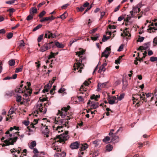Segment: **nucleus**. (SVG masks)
I'll return each instance as SVG.
<instances>
[{
  "label": "nucleus",
  "mask_w": 157,
  "mask_h": 157,
  "mask_svg": "<svg viewBox=\"0 0 157 157\" xmlns=\"http://www.w3.org/2000/svg\"><path fill=\"white\" fill-rule=\"evenodd\" d=\"M68 131H64V133H63L60 135L56 136V137L54 139V140L56 142H59L60 143H65V141L67 140L69 138L68 134Z\"/></svg>",
  "instance_id": "f257e3e1"
},
{
  "label": "nucleus",
  "mask_w": 157,
  "mask_h": 157,
  "mask_svg": "<svg viewBox=\"0 0 157 157\" xmlns=\"http://www.w3.org/2000/svg\"><path fill=\"white\" fill-rule=\"evenodd\" d=\"M71 119V117L69 116H67L66 117H65L63 119L60 120H59V123H58V124L59 125H61V126H58L57 127L56 130H61V131L62 132L63 130H61L64 126L65 127H67V128H68L69 127L68 126V120H70Z\"/></svg>",
  "instance_id": "f03ea898"
},
{
  "label": "nucleus",
  "mask_w": 157,
  "mask_h": 157,
  "mask_svg": "<svg viewBox=\"0 0 157 157\" xmlns=\"http://www.w3.org/2000/svg\"><path fill=\"white\" fill-rule=\"evenodd\" d=\"M55 48V43L52 41H48L45 43L42 46L40 49V51L43 52L50 49L51 48Z\"/></svg>",
  "instance_id": "7ed1b4c3"
},
{
  "label": "nucleus",
  "mask_w": 157,
  "mask_h": 157,
  "mask_svg": "<svg viewBox=\"0 0 157 157\" xmlns=\"http://www.w3.org/2000/svg\"><path fill=\"white\" fill-rule=\"evenodd\" d=\"M34 108L36 110L34 112V113H36L37 114L38 113L39 110L41 112H43L44 113H45L47 111V108H45V109L43 110L42 104L40 103V102L38 101L36 104Z\"/></svg>",
  "instance_id": "20e7f679"
},
{
  "label": "nucleus",
  "mask_w": 157,
  "mask_h": 157,
  "mask_svg": "<svg viewBox=\"0 0 157 157\" xmlns=\"http://www.w3.org/2000/svg\"><path fill=\"white\" fill-rule=\"evenodd\" d=\"M71 108L69 105H67V107H63L62 108L61 110H59L58 114H60V116L62 118L66 117L67 115V111Z\"/></svg>",
  "instance_id": "39448f33"
},
{
  "label": "nucleus",
  "mask_w": 157,
  "mask_h": 157,
  "mask_svg": "<svg viewBox=\"0 0 157 157\" xmlns=\"http://www.w3.org/2000/svg\"><path fill=\"white\" fill-rule=\"evenodd\" d=\"M18 139L17 137H15L14 138H10L9 140H6L3 141V142L5 144H3L2 145V147H4L7 145H13L14 143H15L17 140Z\"/></svg>",
  "instance_id": "423d86ee"
},
{
  "label": "nucleus",
  "mask_w": 157,
  "mask_h": 157,
  "mask_svg": "<svg viewBox=\"0 0 157 157\" xmlns=\"http://www.w3.org/2000/svg\"><path fill=\"white\" fill-rule=\"evenodd\" d=\"M59 36V35L56 33L53 34L51 32L47 31L45 32L44 37L48 38H53L56 37V36Z\"/></svg>",
  "instance_id": "0eeeda50"
},
{
  "label": "nucleus",
  "mask_w": 157,
  "mask_h": 157,
  "mask_svg": "<svg viewBox=\"0 0 157 157\" xmlns=\"http://www.w3.org/2000/svg\"><path fill=\"white\" fill-rule=\"evenodd\" d=\"M23 86V85H21L19 86H17L15 90V92H12V93H10V94H7V95H9L10 96H12L13 95H15V93H23V90L21 89V88H22Z\"/></svg>",
  "instance_id": "6e6552de"
},
{
  "label": "nucleus",
  "mask_w": 157,
  "mask_h": 157,
  "mask_svg": "<svg viewBox=\"0 0 157 157\" xmlns=\"http://www.w3.org/2000/svg\"><path fill=\"white\" fill-rule=\"evenodd\" d=\"M25 89L23 90V93H22L23 94L24 96H25V97L30 96L32 93V89H28L27 87L25 86H24Z\"/></svg>",
  "instance_id": "1a4fd4ad"
},
{
  "label": "nucleus",
  "mask_w": 157,
  "mask_h": 157,
  "mask_svg": "<svg viewBox=\"0 0 157 157\" xmlns=\"http://www.w3.org/2000/svg\"><path fill=\"white\" fill-rule=\"evenodd\" d=\"M87 104L89 105L91 107V109H95L98 107L99 103L98 102L93 101H89Z\"/></svg>",
  "instance_id": "9d476101"
},
{
  "label": "nucleus",
  "mask_w": 157,
  "mask_h": 157,
  "mask_svg": "<svg viewBox=\"0 0 157 157\" xmlns=\"http://www.w3.org/2000/svg\"><path fill=\"white\" fill-rule=\"evenodd\" d=\"M111 51V48L109 47H107L104 51L101 54V57H105L107 58L110 54L109 52Z\"/></svg>",
  "instance_id": "9b49d317"
},
{
  "label": "nucleus",
  "mask_w": 157,
  "mask_h": 157,
  "mask_svg": "<svg viewBox=\"0 0 157 157\" xmlns=\"http://www.w3.org/2000/svg\"><path fill=\"white\" fill-rule=\"evenodd\" d=\"M79 61L80 62H79L75 63L73 66L74 71H76V69H78L82 65L84 66V64L82 63V59H80Z\"/></svg>",
  "instance_id": "f8f14e48"
},
{
  "label": "nucleus",
  "mask_w": 157,
  "mask_h": 157,
  "mask_svg": "<svg viewBox=\"0 0 157 157\" xmlns=\"http://www.w3.org/2000/svg\"><path fill=\"white\" fill-rule=\"evenodd\" d=\"M80 146L79 143L77 141H76L72 143L70 145V147L72 149H77Z\"/></svg>",
  "instance_id": "ddd939ff"
},
{
  "label": "nucleus",
  "mask_w": 157,
  "mask_h": 157,
  "mask_svg": "<svg viewBox=\"0 0 157 157\" xmlns=\"http://www.w3.org/2000/svg\"><path fill=\"white\" fill-rule=\"evenodd\" d=\"M55 18V17L53 16L51 17H43L40 20L41 22H43L44 21H52Z\"/></svg>",
  "instance_id": "4468645a"
},
{
  "label": "nucleus",
  "mask_w": 157,
  "mask_h": 157,
  "mask_svg": "<svg viewBox=\"0 0 157 157\" xmlns=\"http://www.w3.org/2000/svg\"><path fill=\"white\" fill-rule=\"evenodd\" d=\"M122 128L121 127H120L117 130L116 133L114 134H113L111 135V136L112 137V140L113 141L115 140H116L117 138H118V136H117L116 134L117 133L120 131H122Z\"/></svg>",
  "instance_id": "2eb2a0df"
},
{
  "label": "nucleus",
  "mask_w": 157,
  "mask_h": 157,
  "mask_svg": "<svg viewBox=\"0 0 157 157\" xmlns=\"http://www.w3.org/2000/svg\"><path fill=\"white\" fill-rule=\"evenodd\" d=\"M80 147L81 151L86 150L88 147V145L86 143L84 144H80V146L79 147Z\"/></svg>",
  "instance_id": "dca6fc26"
},
{
  "label": "nucleus",
  "mask_w": 157,
  "mask_h": 157,
  "mask_svg": "<svg viewBox=\"0 0 157 157\" xmlns=\"http://www.w3.org/2000/svg\"><path fill=\"white\" fill-rule=\"evenodd\" d=\"M37 12V10L35 7L31 8L30 10V13L33 15L34 14L36 13Z\"/></svg>",
  "instance_id": "f3484780"
},
{
  "label": "nucleus",
  "mask_w": 157,
  "mask_h": 157,
  "mask_svg": "<svg viewBox=\"0 0 157 157\" xmlns=\"http://www.w3.org/2000/svg\"><path fill=\"white\" fill-rule=\"evenodd\" d=\"M55 46L58 48H63L64 47L63 44L62 43H60L58 41L56 42L55 43Z\"/></svg>",
  "instance_id": "a211bd4d"
},
{
  "label": "nucleus",
  "mask_w": 157,
  "mask_h": 157,
  "mask_svg": "<svg viewBox=\"0 0 157 157\" xmlns=\"http://www.w3.org/2000/svg\"><path fill=\"white\" fill-rule=\"evenodd\" d=\"M133 10L134 11V13H139L140 10V8H138L136 6L133 7Z\"/></svg>",
  "instance_id": "6ab92c4d"
},
{
  "label": "nucleus",
  "mask_w": 157,
  "mask_h": 157,
  "mask_svg": "<svg viewBox=\"0 0 157 157\" xmlns=\"http://www.w3.org/2000/svg\"><path fill=\"white\" fill-rule=\"evenodd\" d=\"M107 83L104 82L102 83H98V89H100L103 88L106 86Z\"/></svg>",
  "instance_id": "aec40b11"
},
{
  "label": "nucleus",
  "mask_w": 157,
  "mask_h": 157,
  "mask_svg": "<svg viewBox=\"0 0 157 157\" xmlns=\"http://www.w3.org/2000/svg\"><path fill=\"white\" fill-rule=\"evenodd\" d=\"M85 51L83 50H82L81 51H79L77 52H76V55H78V56L81 58L82 57V56H81V55H83L84 54Z\"/></svg>",
  "instance_id": "412c9836"
},
{
  "label": "nucleus",
  "mask_w": 157,
  "mask_h": 157,
  "mask_svg": "<svg viewBox=\"0 0 157 157\" xmlns=\"http://www.w3.org/2000/svg\"><path fill=\"white\" fill-rule=\"evenodd\" d=\"M143 94L142 95L140 94H133V96H135V98L136 99V100H137L139 98V97L140 98V99H141L143 98V96H145V94H144L143 92H142Z\"/></svg>",
  "instance_id": "4be33fe9"
},
{
  "label": "nucleus",
  "mask_w": 157,
  "mask_h": 157,
  "mask_svg": "<svg viewBox=\"0 0 157 157\" xmlns=\"http://www.w3.org/2000/svg\"><path fill=\"white\" fill-rule=\"evenodd\" d=\"M36 145V141H33L31 143L30 145L29 146V147L32 149L33 147H35Z\"/></svg>",
  "instance_id": "5701e85b"
},
{
  "label": "nucleus",
  "mask_w": 157,
  "mask_h": 157,
  "mask_svg": "<svg viewBox=\"0 0 157 157\" xmlns=\"http://www.w3.org/2000/svg\"><path fill=\"white\" fill-rule=\"evenodd\" d=\"M113 146L110 144H108L106 146V151H110L112 150Z\"/></svg>",
  "instance_id": "b1692460"
},
{
  "label": "nucleus",
  "mask_w": 157,
  "mask_h": 157,
  "mask_svg": "<svg viewBox=\"0 0 157 157\" xmlns=\"http://www.w3.org/2000/svg\"><path fill=\"white\" fill-rule=\"evenodd\" d=\"M79 91H80L79 93L80 94H83L86 91L83 85L81 86Z\"/></svg>",
  "instance_id": "393cba45"
},
{
  "label": "nucleus",
  "mask_w": 157,
  "mask_h": 157,
  "mask_svg": "<svg viewBox=\"0 0 157 157\" xmlns=\"http://www.w3.org/2000/svg\"><path fill=\"white\" fill-rule=\"evenodd\" d=\"M124 56V55L121 56H119V57L117 59H116L115 60V63L116 64H117V65L120 64V61L121 60V59L122 58V57Z\"/></svg>",
  "instance_id": "a878e982"
},
{
  "label": "nucleus",
  "mask_w": 157,
  "mask_h": 157,
  "mask_svg": "<svg viewBox=\"0 0 157 157\" xmlns=\"http://www.w3.org/2000/svg\"><path fill=\"white\" fill-rule=\"evenodd\" d=\"M15 60L13 59H11L9 60L8 62V63L10 66H14L15 64Z\"/></svg>",
  "instance_id": "bb28decb"
},
{
  "label": "nucleus",
  "mask_w": 157,
  "mask_h": 157,
  "mask_svg": "<svg viewBox=\"0 0 157 157\" xmlns=\"http://www.w3.org/2000/svg\"><path fill=\"white\" fill-rule=\"evenodd\" d=\"M150 44L149 43H147L144 44L143 46V50H147Z\"/></svg>",
  "instance_id": "cd10ccee"
},
{
  "label": "nucleus",
  "mask_w": 157,
  "mask_h": 157,
  "mask_svg": "<svg viewBox=\"0 0 157 157\" xmlns=\"http://www.w3.org/2000/svg\"><path fill=\"white\" fill-rule=\"evenodd\" d=\"M67 16V13L66 12H64L63 14L60 16L59 17H57L58 18H60L62 19H64Z\"/></svg>",
  "instance_id": "c85d7f7f"
},
{
  "label": "nucleus",
  "mask_w": 157,
  "mask_h": 157,
  "mask_svg": "<svg viewBox=\"0 0 157 157\" xmlns=\"http://www.w3.org/2000/svg\"><path fill=\"white\" fill-rule=\"evenodd\" d=\"M85 9L84 7H83L82 5L80 7H77L76 8V10L78 12H82Z\"/></svg>",
  "instance_id": "c756f323"
},
{
  "label": "nucleus",
  "mask_w": 157,
  "mask_h": 157,
  "mask_svg": "<svg viewBox=\"0 0 157 157\" xmlns=\"http://www.w3.org/2000/svg\"><path fill=\"white\" fill-rule=\"evenodd\" d=\"M122 82L123 83V87L124 88V89L126 88L128 85V82L127 81H124L123 79L122 80Z\"/></svg>",
  "instance_id": "7c9ffc66"
},
{
  "label": "nucleus",
  "mask_w": 157,
  "mask_h": 157,
  "mask_svg": "<svg viewBox=\"0 0 157 157\" xmlns=\"http://www.w3.org/2000/svg\"><path fill=\"white\" fill-rule=\"evenodd\" d=\"M92 78H89L88 80V82L87 81H85L83 83V84L86 86H88L90 83H91V82L90 81V80Z\"/></svg>",
  "instance_id": "2f4dec72"
},
{
  "label": "nucleus",
  "mask_w": 157,
  "mask_h": 157,
  "mask_svg": "<svg viewBox=\"0 0 157 157\" xmlns=\"http://www.w3.org/2000/svg\"><path fill=\"white\" fill-rule=\"evenodd\" d=\"M33 122L34 123H32L30 124V126H31V127L34 128V125L38 123V121L36 119H34V120Z\"/></svg>",
  "instance_id": "473e14b6"
},
{
  "label": "nucleus",
  "mask_w": 157,
  "mask_h": 157,
  "mask_svg": "<svg viewBox=\"0 0 157 157\" xmlns=\"http://www.w3.org/2000/svg\"><path fill=\"white\" fill-rule=\"evenodd\" d=\"M42 26V25L41 24H40L37 26L36 27H35L33 29V31L34 32L40 28Z\"/></svg>",
  "instance_id": "72a5a7b5"
},
{
  "label": "nucleus",
  "mask_w": 157,
  "mask_h": 157,
  "mask_svg": "<svg viewBox=\"0 0 157 157\" xmlns=\"http://www.w3.org/2000/svg\"><path fill=\"white\" fill-rule=\"evenodd\" d=\"M16 101L17 102H20L21 100V96L17 95L16 97Z\"/></svg>",
  "instance_id": "f704fd0d"
},
{
  "label": "nucleus",
  "mask_w": 157,
  "mask_h": 157,
  "mask_svg": "<svg viewBox=\"0 0 157 157\" xmlns=\"http://www.w3.org/2000/svg\"><path fill=\"white\" fill-rule=\"evenodd\" d=\"M23 66H21L19 68H17L16 69L15 72L16 73H18L19 72L21 71L22 70Z\"/></svg>",
  "instance_id": "c9c22d12"
},
{
  "label": "nucleus",
  "mask_w": 157,
  "mask_h": 157,
  "mask_svg": "<svg viewBox=\"0 0 157 157\" xmlns=\"http://www.w3.org/2000/svg\"><path fill=\"white\" fill-rule=\"evenodd\" d=\"M55 56V53H54L52 52H50V55L49 56L48 59H50L51 58H54Z\"/></svg>",
  "instance_id": "e433bc0d"
},
{
  "label": "nucleus",
  "mask_w": 157,
  "mask_h": 157,
  "mask_svg": "<svg viewBox=\"0 0 157 157\" xmlns=\"http://www.w3.org/2000/svg\"><path fill=\"white\" fill-rule=\"evenodd\" d=\"M33 15L32 14H30L29 15H28L26 18V20L29 21L31 20L33 18Z\"/></svg>",
  "instance_id": "4c0bfd02"
},
{
  "label": "nucleus",
  "mask_w": 157,
  "mask_h": 157,
  "mask_svg": "<svg viewBox=\"0 0 157 157\" xmlns=\"http://www.w3.org/2000/svg\"><path fill=\"white\" fill-rule=\"evenodd\" d=\"M124 94L122 93L120 94L119 97H117V99L119 100H121L124 98Z\"/></svg>",
  "instance_id": "58836bf2"
},
{
  "label": "nucleus",
  "mask_w": 157,
  "mask_h": 157,
  "mask_svg": "<svg viewBox=\"0 0 157 157\" xmlns=\"http://www.w3.org/2000/svg\"><path fill=\"white\" fill-rule=\"evenodd\" d=\"M110 139V138L109 137L106 136L103 140L102 141L104 142L107 143L109 141Z\"/></svg>",
  "instance_id": "ea45409f"
},
{
  "label": "nucleus",
  "mask_w": 157,
  "mask_h": 157,
  "mask_svg": "<svg viewBox=\"0 0 157 157\" xmlns=\"http://www.w3.org/2000/svg\"><path fill=\"white\" fill-rule=\"evenodd\" d=\"M150 25H149L148 26V27H149V29H147V30H152L151 31L152 32H154V31L153 30V29H154V30H157V29L155 28V27H150Z\"/></svg>",
  "instance_id": "a19ab883"
},
{
  "label": "nucleus",
  "mask_w": 157,
  "mask_h": 157,
  "mask_svg": "<svg viewBox=\"0 0 157 157\" xmlns=\"http://www.w3.org/2000/svg\"><path fill=\"white\" fill-rule=\"evenodd\" d=\"M43 36L44 35L43 34H42L38 37L37 39V41L38 43L40 42L41 41L43 38Z\"/></svg>",
  "instance_id": "79ce46f5"
},
{
  "label": "nucleus",
  "mask_w": 157,
  "mask_h": 157,
  "mask_svg": "<svg viewBox=\"0 0 157 157\" xmlns=\"http://www.w3.org/2000/svg\"><path fill=\"white\" fill-rule=\"evenodd\" d=\"M99 34H97L96 35V36L94 37H91V39L93 41H95L98 40V38L99 37Z\"/></svg>",
  "instance_id": "37998d69"
},
{
  "label": "nucleus",
  "mask_w": 157,
  "mask_h": 157,
  "mask_svg": "<svg viewBox=\"0 0 157 157\" xmlns=\"http://www.w3.org/2000/svg\"><path fill=\"white\" fill-rule=\"evenodd\" d=\"M46 13V12L45 11H43L41 12L40 14L39 15V17L40 18H41L44 16L45 15Z\"/></svg>",
  "instance_id": "c03bdc74"
},
{
  "label": "nucleus",
  "mask_w": 157,
  "mask_h": 157,
  "mask_svg": "<svg viewBox=\"0 0 157 157\" xmlns=\"http://www.w3.org/2000/svg\"><path fill=\"white\" fill-rule=\"evenodd\" d=\"M144 40V37L141 36H139V38H138V40H137V41L141 42H142Z\"/></svg>",
  "instance_id": "a18cd8bd"
},
{
  "label": "nucleus",
  "mask_w": 157,
  "mask_h": 157,
  "mask_svg": "<svg viewBox=\"0 0 157 157\" xmlns=\"http://www.w3.org/2000/svg\"><path fill=\"white\" fill-rule=\"evenodd\" d=\"M25 46V43L23 40H21V42L20 43L18 48L20 49L21 48L24 47Z\"/></svg>",
  "instance_id": "49530a36"
},
{
  "label": "nucleus",
  "mask_w": 157,
  "mask_h": 157,
  "mask_svg": "<svg viewBox=\"0 0 157 157\" xmlns=\"http://www.w3.org/2000/svg\"><path fill=\"white\" fill-rule=\"evenodd\" d=\"M15 0H12L9 1H6V3L8 4H12L15 2Z\"/></svg>",
  "instance_id": "de8ad7c7"
},
{
  "label": "nucleus",
  "mask_w": 157,
  "mask_h": 157,
  "mask_svg": "<svg viewBox=\"0 0 157 157\" xmlns=\"http://www.w3.org/2000/svg\"><path fill=\"white\" fill-rule=\"evenodd\" d=\"M150 60L152 62L156 61L157 60V57L154 56L151 57L150 58Z\"/></svg>",
  "instance_id": "09e8293b"
},
{
  "label": "nucleus",
  "mask_w": 157,
  "mask_h": 157,
  "mask_svg": "<svg viewBox=\"0 0 157 157\" xmlns=\"http://www.w3.org/2000/svg\"><path fill=\"white\" fill-rule=\"evenodd\" d=\"M13 34L11 33H9L7 35V37L8 39H10L13 36Z\"/></svg>",
  "instance_id": "8fccbe9b"
},
{
  "label": "nucleus",
  "mask_w": 157,
  "mask_h": 157,
  "mask_svg": "<svg viewBox=\"0 0 157 157\" xmlns=\"http://www.w3.org/2000/svg\"><path fill=\"white\" fill-rule=\"evenodd\" d=\"M126 19H124V21H125L126 22H129V21L130 19L131 18V17L130 16H129L128 15Z\"/></svg>",
  "instance_id": "3c124183"
},
{
  "label": "nucleus",
  "mask_w": 157,
  "mask_h": 157,
  "mask_svg": "<svg viewBox=\"0 0 157 157\" xmlns=\"http://www.w3.org/2000/svg\"><path fill=\"white\" fill-rule=\"evenodd\" d=\"M99 140H95L93 142V144H95V146L97 147L98 146L99 144Z\"/></svg>",
  "instance_id": "603ef678"
},
{
  "label": "nucleus",
  "mask_w": 157,
  "mask_h": 157,
  "mask_svg": "<svg viewBox=\"0 0 157 157\" xmlns=\"http://www.w3.org/2000/svg\"><path fill=\"white\" fill-rule=\"evenodd\" d=\"M70 4L68 3H67V4H65L63 5L61 7V8L63 9H65L68 6H69Z\"/></svg>",
  "instance_id": "864d4df0"
},
{
  "label": "nucleus",
  "mask_w": 157,
  "mask_h": 157,
  "mask_svg": "<svg viewBox=\"0 0 157 157\" xmlns=\"http://www.w3.org/2000/svg\"><path fill=\"white\" fill-rule=\"evenodd\" d=\"M98 28H96L94 29H93L92 30L90 31V34L93 33H94L95 32H96L98 30Z\"/></svg>",
  "instance_id": "5fc2aeb1"
},
{
  "label": "nucleus",
  "mask_w": 157,
  "mask_h": 157,
  "mask_svg": "<svg viewBox=\"0 0 157 157\" xmlns=\"http://www.w3.org/2000/svg\"><path fill=\"white\" fill-rule=\"evenodd\" d=\"M89 3L88 2H86L84 4L82 5L83 7H84L85 8L86 7H89L88 6H89Z\"/></svg>",
  "instance_id": "6e6d98bb"
},
{
  "label": "nucleus",
  "mask_w": 157,
  "mask_h": 157,
  "mask_svg": "<svg viewBox=\"0 0 157 157\" xmlns=\"http://www.w3.org/2000/svg\"><path fill=\"white\" fill-rule=\"evenodd\" d=\"M99 152L97 151H94L93 153V156H97L98 155Z\"/></svg>",
  "instance_id": "4d7b16f0"
},
{
  "label": "nucleus",
  "mask_w": 157,
  "mask_h": 157,
  "mask_svg": "<svg viewBox=\"0 0 157 157\" xmlns=\"http://www.w3.org/2000/svg\"><path fill=\"white\" fill-rule=\"evenodd\" d=\"M108 103L111 105H113L115 103V100H108Z\"/></svg>",
  "instance_id": "13d9d810"
},
{
  "label": "nucleus",
  "mask_w": 157,
  "mask_h": 157,
  "mask_svg": "<svg viewBox=\"0 0 157 157\" xmlns=\"http://www.w3.org/2000/svg\"><path fill=\"white\" fill-rule=\"evenodd\" d=\"M123 48H124V45L123 44H122L120 46L119 49L117 50L118 51V52L121 51L122 50V49H123Z\"/></svg>",
  "instance_id": "bf43d9fd"
},
{
  "label": "nucleus",
  "mask_w": 157,
  "mask_h": 157,
  "mask_svg": "<svg viewBox=\"0 0 157 157\" xmlns=\"http://www.w3.org/2000/svg\"><path fill=\"white\" fill-rule=\"evenodd\" d=\"M49 89L47 88L45 86H44V89L43 90L42 92L44 93H45V92H48L49 91Z\"/></svg>",
  "instance_id": "052dcab7"
},
{
  "label": "nucleus",
  "mask_w": 157,
  "mask_h": 157,
  "mask_svg": "<svg viewBox=\"0 0 157 157\" xmlns=\"http://www.w3.org/2000/svg\"><path fill=\"white\" fill-rule=\"evenodd\" d=\"M23 123L26 126H28L29 124V121H25Z\"/></svg>",
  "instance_id": "680f3d73"
},
{
  "label": "nucleus",
  "mask_w": 157,
  "mask_h": 157,
  "mask_svg": "<svg viewBox=\"0 0 157 157\" xmlns=\"http://www.w3.org/2000/svg\"><path fill=\"white\" fill-rule=\"evenodd\" d=\"M153 43L154 44V46H155L157 44V36L154 38L153 41Z\"/></svg>",
  "instance_id": "e2e57ef3"
},
{
  "label": "nucleus",
  "mask_w": 157,
  "mask_h": 157,
  "mask_svg": "<svg viewBox=\"0 0 157 157\" xmlns=\"http://www.w3.org/2000/svg\"><path fill=\"white\" fill-rule=\"evenodd\" d=\"M107 40V37L105 35L103 36L102 40L103 42H105Z\"/></svg>",
  "instance_id": "0e129e2a"
},
{
  "label": "nucleus",
  "mask_w": 157,
  "mask_h": 157,
  "mask_svg": "<svg viewBox=\"0 0 157 157\" xmlns=\"http://www.w3.org/2000/svg\"><path fill=\"white\" fill-rule=\"evenodd\" d=\"M108 27L109 29H116V26L114 25H109L108 26Z\"/></svg>",
  "instance_id": "69168bd1"
},
{
  "label": "nucleus",
  "mask_w": 157,
  "mask_h": 157,
  "mask_svg": "<svg viewBox=\"0 0 157 157\" xmlns=\"http://www.w3.org/2000/svg\"><path fill=\"white\" fill-rule=\"evenodd\" d=\"M52 84V83H49L48 84H47L46 85L44 86H45L46 87H47V88L49 89L51 87Z\"/></svg>",
  "instance_id": "338daca9"
},
{
  "label": "nucleus",
  "mask_w": 157,
  "mask_h": 157,
  "mask_svg": "<svg viewBox=\"0 0 157 157\" xmlns=\"http://www.w3.org/2000/svg\"><path fill=\"white\" fill-rule=\"evenodd\" d=\"M65 89L64 88H61L59 89L58 91V92L60 93H62L64 92L65 91Z\"/></svg>",
  "instance_id": "774afa93"
}]
</instances>
